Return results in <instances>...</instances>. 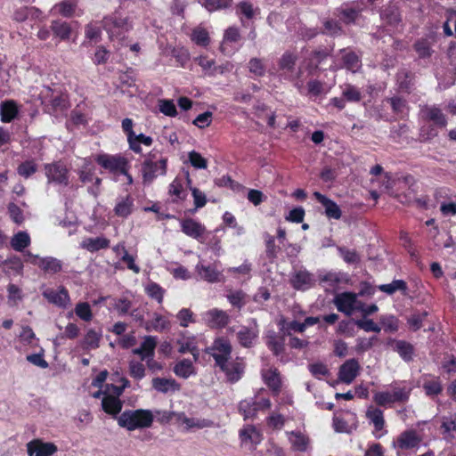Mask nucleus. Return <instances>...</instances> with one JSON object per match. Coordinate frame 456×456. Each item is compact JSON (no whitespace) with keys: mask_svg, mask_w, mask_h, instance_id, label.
<instances>
[{"mask_svg":"<svg viewBox=\"0 0 456 456\" xmlns=\"http://www.w3.org/2000/svg\"><path fill=\"white\" fill-rule=\"evenodd\" d=\"M43 296L52 304L59 306H63L69 300L68 291L61 288L60 290L47 289L43 292Z\"/></svg>","mask_w":456,"mask_h":456,"instance_id":"18","label":"nucleus"},{"mask_svg":"<svg viewBox=\"0 0 456 456\" xmlns=\"http://www.w3.org/2000/svg\"><path fill=\"white\" fill-rule=\"evenodd\" d=\"M334 303L339 312L351 315L356 306V295L351 292H344L336 296Z\"/></svg>","mask_w":456,"mask_h":456,"instance_id":"10","label":"nucleus"},{"mask_svg":"<svg viewBox=\"0 0 456 456\" xmlns=\"http://www.w3.org/2000/svg\"><path fill=\"white\" fill-rule=\"evenodd\" d=\"M222 371L224 372L226 379L229 382L234 383L240 380L244 372V363L239 358L234 361H226L224 366H219Z\"/></svg>","mask_w":456,"mask_h":456,"instance_id":"9","label":"nucleus"},{"mask_svg":"<svg viewBox=\"0 0 456 456\" xmlns=\"http://www.w3.org/2000/svg\"><path fill=\"white\" fill-rule=\"evenodd\" d=\"M154 154H150L142 166L143 183H151L158 175H164L167 173V159L159 161H153Z\"/></svg>","mask_w":456,"mask_h":456,"instance_id":"2","label":"nucleus"},{"mask_svg":"<svg viewBox=\"0 0 456 456\" xmlns=\"http://www.w3.org/2000/svg\"><path fill=\"white\" fill-rule=\"evenodd\" d=\"M204 320L210 328H223L229 322V315L223 310L211 309L204 314Z\"/></svg>","mask_w":456,"mask_h":456,"instance_id":"12","label":"nucleus"},{"mask_svg":"<svg viewBox=\"0 0 456 456\" xmlns=\"http://www.w3.org/2000/svg\"><path fill=\"white\" fill-rule=\"evenodd\" d=\"M174 372L176 376L187 379L194 372L191 361L183 359L177 362L174 367Z\"/></svg>","mask_w":456,"mask_h":456,"instance_id":"28","label":"nucleus"},{"mask_svg":"<svg viewBox=\"0 0 456 456\" xmlns=\"http://www.w3.org/2000/svg\"><path fill=\"white\" fill-rule=\"evenodd\" d=\"M133 200L130 196H126L121 200L115 207V214L121 217H126L132 212Z\"/></svg>","mask_w":456,"mask_h":456,"instance_id":"33","label":"nucleus"},{"mask_svg":"<svg viewBox=\"0 0 456 456\" xmlns=\"http://www.w3.org/2000/svg\"><path fill=\"white\" fill-rule=\"evenodd\" d=\"M289 442L295 450L304 452L306 450L308 439L299 432H291L289 434Z\"/></svg>","mask_w":456,"mask_h":456,"instance_id":"34","label":"nucleus"},{"mask_svg":"<svg viewBox=\"0 0 456 456\" xmlns=\"http://www.w3.org/2000/svg\"><path fill=\"white\" fill-rule=\"evenodd\" d=\"M232 0H203L204 5L208 11L212 12L221 8H227L231 5Z\"/></svg>","mask_w":456,"mask_h":456,"instance_id":"52","label":"nucleus"},{"mask_svg":"<svg viewBox=\"0 0 456 456\" xmlns=\"http://www.w3.org/2000/svg\"><path fill=\"white\" fill-rule=\"evenodd\" d=\"M338 252L347 264H355L360 261V256L355 250H350L343 247H339Z\"/></svg>","mask_w":456,"mask_h":456,"instance_id":"50","label":"nucleus"},{"mask_svg":"<svg viewBox=\"0 0 456 456\" xmlns=\"http://www.w3.org/2000/svg\"><path fill=\"white\" fill-rule=\"evenodd\" d=\"M159 111L168 117H175L177 114L176 107L173 101L161 99L159 100Z\"/></svg>","mask_w":456,"mask_h":456,"instance_id":"43","label":"nucleus"},{"mask_svg":"<svg viewBox=\"0 0 456 456\" xmlns=\"http://www.w3.org/2000/svg\"><path fill=\"white\" fill-rule=\"evenodd\" d=\"M423 112L426 117L429 120H432L436 125L445 126L446 118L440 109L436 107H426L425 110H423Z\"/></svg>","mask_w":456,"mask_h":456,"instance_id":"29","label":"nucleus"},{"mask_svg":"<svg viewBox=\"0 0 456 456\" xmlns=\"http://www.w3.org/2000/svg\"><path fill=\"white\" fill-rule=\"evenodd\" d=\"M102 406L106 413L117 415L121 411L123 403L118 397L106 395L102 398Z\"/></svg>","mask_w":456,"mask_h":456,"instance_id":"20","label":"nucleus"},{"mask_svg":"<svg viewBox=\"0 0 456 456\" xmlns=\"http://www.w3.org/2000/svg\"><path fill=\"white\" fill-rule=\"evenodd\" d=\"M188 159L191 165L197 169H206L208 167L207 159L195 151L188 153Z\"/></svg>","mask_w":456,"mask_h":456,"instance_id":"40","label":"nucleus"},{"mask_svg":"<svg viewBox=\"0 0 456 456\" xmlns=\"http://www.w3.org/2000/svg\"><path fill=\"white\" fill-rule=\"evenodd\" d=\"M366 417L373 423L376 430L379 431L384 428L385 420L381 410L369 407L366 411Z\"/></svg>","mask_w":456,"mask_h":456,"instance_id":"30","label":"nucleus"},{"mask_svg":"<svg viewBox=\"0 0 456 456\" xmlns=\"http://www.w3.org/2000/svg\"><path fill=\"white\" fill-rule=\"evenodd\" d=\"M427 395H437L443 391V387L438 380L427 381L423 385Z\"/></svg>","mask_w":456,"mask_h":456,"instance_id":"51","label":"nucleus"},{"mask_svg":"<svg viewBox=\"0 0 456 456\" xmlns=\"http://www.w3.org/2000/svg\"><path fill=\"white\" fill-rule=\"evenodd\" d=\"M153 419V414L150 410H129L120 414L118 419V423L120 427L132 431L137 428L151 427Z\"/></svg>","mask_w":456,"mask_h":456,"instance_id":"1","label":"nucleus"},{"mask_svg":"<svg viewBox=\"0 0 456 456\" xmlns=\"http://www.w3.org/2000/svg\"><path fill=\"white\" fill-rule=\"evenodd\" d=\"M263 379L267 387L274 395H278L281 391V380L277 369H269L263 370Z\"/></svg>","mask_w":456,"mask_h":456,"instance_id":"16","label":"nucleus"},{"mask_svg":"<svg viewBox=\"0 0 456 456\" xmlns=\"http://www.w3.org/2000/svg\"><path fill=\"white\" fill-rule=\"evenodd\" d=\"M191 191L194 200L195 208H200L204 207L207 203L205 193L197 188H191Z\"/></svg>","mask_w":456,"mask_h":456,"instance_id":"60","label":"nucleus"},{"mask_svg":"<svg viewBox=\"0 0 456 456\" xmlns=\"http://www.w3.org/2000/svg\"><path fill=\"white\" fill-rule=\"evenodd\" d=\"M145 290L149 297L156 299L159 303L162 302L164 289L159 284L151 282L146 287Z\"/></svg>","mask_w":456,"mask_h":456,"instance_id":"47","label":"nucleus"},{"mask_svg":"<svg viewBox=\"0 0 456 456\" xmlns=\"http://www.w3.org/2000/svg\"><path fill=\"white\" fill-rule=\"evenodd\" d=\"M75 4L67 2L62 1L57 4L54 5L53 9L56 12L61 14L63 17H71L75 12Z\"/></svg>","mask_w":456,"mask_h":456,"instance_id":"45","label":"nucleus"},{"mask_svg":"<svg viewBox=\"0 0 456 456\" xmlns=\"http://www.w3.org/2000/svg\"><path fill=\"white\" fill-rule=\"evenodd\" d=\"M360 370L361 366L356 359H348L342 365H340L338 373V380L339 382L349 385L359 375Z\"/></svg>","mask_w":456,"mask_h":456,"instance_id":"5","label":"nucleus"},{"mask_svg":"<svg viewBox=\"0 0 456 456\" xmlns=\"http://www.w3.org/2000/svg\"><path fill=\"white\" fill-rule=\"evenodd\" d=\"M355 324L358 328L367 332L374 331L379 333L380 331V328L370 319L357 320L355 321Z\"/></svg>","mask_w":456,"mask_h":456,"instance_id":"56","label":"nucleus"},{"mask_svg":"<svg viewBox=\"0 0 456 456\" xmlns=\"http://www.w3.org/2000/svg\"><path fill=\"white\" fill-rule=\"evenodd\" d=\"M245 297V293L241 290H237L235 292L230 293L227 295V298L229 302L238 308H241L244 305L243 299Z\"/></svg>","mask_w":456,"mask_h":456,"instance_id":"58","label":"nucleus"},{"mask_svg":"<svg viewBox=\"0 0 456 456\" xmlns=\"http://www.w3.org/2000/svg\"><path fill=\"white\" fill-rule=\"evenodd\" d=\"M96 161L110 172L126 174V161L124 158L102 154L97 157Z\"/></svg>","mask_w":456,"mask_h":456,"instance_id":"7","label":"nucleus"},{"mask_svg":"<svg viewBox=\"0 0 456 456\" xmlns=\"http://www.w3.org/2000/svg\"><path fill=\"white\" fill-rule=\"evenodd\" d=\"M196 270L199 275L208 282H217L220 281L221 273L210 265H197Z\"/></svg>","mask_w":456,"mask_h":456,"instance_id":"27","label":"nucleus"},{"mask_svg":"<svg viewBox=\"0 0 456 456\" xmlns=\"http://www.w3.org/2000/svg\"><path fill=\"white\" fill-rule=\"evenodd\" d=\"M129 373L136 379H142L145 376V368L142 363L131 361L129 362Z\"/></svg>","mask_w":456,"mask_h":456,"instance_id":"49","label":"nucleus"},{"mask_svg":"<svg viewBox=\"0 0 456 456\" xmlns=\"http://www.w3.org/2000/svg\"><path fill=\"white\" fill-rule=\"evenodd\" d=\"M206 352L215 359L218 367L221 364L224 366L225 362L230 359L232 345L227 339L219 338L215 339L212 346L208 347Z\"/></svg>","mask_w":456,"mask_h":456,"instance_id":"3","label":"nucleus"},{"mask_svg":"<svg viewBox=\"0 0 456 456\" xmlns=\"http://www.w3.org/2000/svg\"><path fill=\"white\" fill-rule=\"evenodd\" d=\"M191 40L199 45L207 46L209 44L208 33L204 28H196L192 31Z\"/></svg>","mask_w":456,"mask_h":456,"instance_id":"39","label":"nucleus"},{"mask_svg":"<svg viewBox=\"0 0 456 456\" xmlns=\"http://www.w3.org/2000/svg\"><path fill=\"white\" fill-rule=\"evenodd\" d=\"M238 10L241 14H243L247 19H252L255 15V10L253 5L248 2H240L238 5Z\"/></svg>","mask_w":456,"mask_h":456,"instance_id":"64","label":"nucleus"},{"mask_svg":"<svg viewBox=\"0 0 456 456\" xmlns=\"http://www.w3.org/2000/svg\"><path fill=\"white\" fill-rule=\"evenodd\" d=\"M51 28L54 36L61 40L69 39L72 31L70 25L68 22L61 20L52 21Z\"/></svg>","mask_w":456,"mask_h":456,"instance_id":"25","label":"nucleus"},{"mask_svg":"<svg viewBox=\"0 0 456 456\" xmlns=\"http://www.w3.org/2000/svg\"><path fill=\"white\" fill-rule=\"evenodd\" d=\"M152 387L163 394L180 390V385L175 379L165 378H154L152 379Z\"/></svg>","mask_w":456,"mask_h":456,"instance_id":"17","label":"nucleus"},{"mask_svg":"<svg viewBox=\"0 0 456 456\" xmlns=\"http://www.w3.org/2000/svg\"><path fill=\"white\" fill-rule=\"evenodd\" d=\"M240 411L243 414L244 419H250L256 416L257 411L256 401L253 399L243 400L239 405Z\"/></svg>","mask_w":456,"mask_h":456,"instance_id":"32","label":"nucleus"},{"mask_svg":"<svg viewBox=\"0 0 456 456\" xmlns=\"http://www.w3.org/2000/svg\"><path fill=\"white\" fill-rule=\"evenodd\" d=\"M420 442L421 437L418 436L417 432L415 430L410 429L405 430L400 434V436L397 437L395 446L408 450L417 447Z\"/></svg>","mask_w":456,"mask_h":456,"instance_id":"14","label":"nucleus"},{"mask_svg":"<svg viewBox=\"0 0 456 456\" xmlns=\"http://www.w3.org/2000/svg\"><path fill=\"white\" fill-rule=\"evenodd\" d=\"M57 452V446L53 443H44L40 439H35L27 444L28 456H52Z\"/></svg>","mask_w":456,"mask_h":456,"instance_id":"8","label":"nucleus"},{"mask_svg":"<svg viewBox=\"0 0 456 456\" xmlns=\"http://www.w3.org/2000/svg\"><path fill=\"white\" fill-rule=\"evenodd\" d=\"M343 61L346 68L353 72L357 71L361 67L358 56L353 52L346 53L343 55Z\"/></svg>","mask_w":456,"mask_h":456,"instance_id":"37","label":"nucleus"},{"mask_svg":"<svg viewBox=\"0 0 456 456\" xmlns=\"http://www.w3.org/2000/svg\"><path fill=\"white\" fill-rule=\"evenodd\" d=\"M212 113L210 111H206L197 116V118L193 120V124L200 128H204L208 126L211 123Z\"/></svg>","mask_w":456,"mask_h":456,"instance_id":"59","label":"nucleus"},{"mask_svg":"<svg viewBox=\"0 0 456 456\" xmlns=\"http://www.w3.org/2000/svg\"><path fill=\"white\" fill-rule=\"evenodd\" d=\"M240 436L242 440H249L252 443L257 444L259 442L260 435L253 426H247L240 431Z\"/></svg>","mask_w":456,"mask_h":456,"instance_id":"46","label":"nucleus"},{"mask_svg":"<svg viewBox=\"0 0 456 456\" xmlns=\"http://www.w3.org/2000/svg\"><path fill=\"white\" fill-rule=\"evenodd\" d=\"M76 314L83 321L89 322L93 318L91 307L88 303H78L75 308Z\"/></svg>","mask_w":456,"mask_h":456,"instance_id":"44","label":"nucleus"},{"mask_svg":"<svg viewBox=\"0 0 456 456\" xmlns=\"http://www.w3.org/2000/svg\"><path fill=\"white\" fill-rule=\"evenodd\" d=\"M313 281V278L310 273L306 271L297 272L291 279L292 286L296 289H305Z\"/></svg>","mask_w":456,"mask_h":456,"instance_id":"26","label":"nucleus"},{"mask_svg":"<svg viewBox=\"0 0 456 456\" xmlns=\"http://www.w3.org/2000/svg\"><path fill=\"white\" fill-rule=\"evenodd\" d=\"M267 346L275 355H279L284 350L283 338L278 339L274 332H270L267 336Z\"/></svg>","mask_w":456,"mask_h":456,"instance_id":"36","label":"nucleus"},{"mask_svg":"<svg viewBox=\"0 0 456 456\" xmlns=\"http://www.w3.org/2000/svg\"><path fill=\"white\" fill-rule=\"evenodd\" d=\"M314 196L324 207L325 215L327 216L328 218H333L336 220L340 219L342 212L340 208L335 201H333L332 200L329 199L328 197L318 191H315L314 193Z\"/></svg>","mask_w":456,"mask_h":456,"instance_id":"13","label":"nucleus"},{"mask_svg":"<svg viewBox=\"0 0 456 456\" xmlns=\"http://www.w3.org/2000/svg\"><path fill=\"white\" fill-rule=\"evenodd\" d=\"M102 338V333L97 332L96 330L90 329L88 330L86 335L83 340V346L86 349H96L100 346V339Z\"/></svg>","mask_w":456,"mask_h":456,"instance_id":"31","label":"nucleus"},{"mask_svg":"<svg viewBox=\"0 0 456 456\" xmlns=\"http://www.w3.org/2000/svg\"><path fill=\"white\" fill-rule=\"evenodd\" d=\"M175 419L178 424H184L187 430L191 428H209L212 422L208 419H200L194 418H188L184 412H176L175 414Z\"/></svg>","mask_w":456,"mask_h":456,"instance_id":"15","label":"nucleus"},{"mask_svg":"<svg viewBox=\"0 0 456 456\" xmlns=\"http://www.w3.org/2000/svg\"><path fill=\"white\" fill-rule=\"evenodd\" d=\"M379 290L387 294H393L396 290L405 291L407 289L405 281L403 280H395L389 284H383L379 287Z\"/></svg>","mask_w":456,"mask_h":456,"instance_id":"38","label":"nucleus"},{"mask_svg":"<svg viewBox=\"0 0 456 456\" xmlns=\"http://www.w3.org/2000/svg\"><path fill=\"white\" fill-rule=\"evenodd\" d=\"M428 316V313L427 312H423L422 314H414L412 315L409 320H408V322L411 326V328L413 330H418L421 328L422 326V322L424 321V319Z\"/></svg>","mask_w":456,"mask_h":456,"instance_id":"63","label":"nucleus"},{"mask_svg":"<svg viewBox=\"0 0 456 456\" xmlns=\"http://www.w3.org/2000/svg\"><path fill=\"white\" fill-rule=\"evenodd\" d=\"M67 168L61 163H53L45 166V174L49 182L68 184Z\"/></svg>","mask_w":456,"mask_h":456,"instance_id":"11","label":"nucleus"},{"mask_svg":"<svg viewBox=\"0 0 456 456\" xmlns=\"http://www.w3.org/2000/svg\"><path fill=\"white\" fill-rule=\"evenodd\" d=\"M169 194L175 196L178 200H184L185 194L183 193V185L181 182L175 179L169 185Z\"/></svg>","mask_w":456,"mask_h":456,"instance_id":"57","label":"nucleus"},{"mask_svg":"<svg viewBox=\"0 0 456 456\" xmlns=\"http://www.w3.org/2000/svg\"><path fill=\"white\" fill-rule=\"evenodd\" d=\"M323 26L324 29L322 30V34L331 37L339 35L342 30L339 23L332 20H325Z\"/></svg>","mask_w":456,"mask_h":456,"instance_id":"48","label":"nucleus"},{"mask_svg":"<svg viewBox=\"0 0 456 456\" xmlns=\"http://www.w3.org/2000/svg\"><path fill=\"white\" fill-rule=\"evenodd\" d=\"M8 211L13 222L16 224H21L23 222L22 211L17 205L10 203L8 205Z\"/></svg>","mask_w":456,"mask_h":456,"instance_id":"61","label":"nucleus"},{"mask_svg":"<svg viewBox=\"0 0 456 456\" xmlns=\"http://www.w3.org/2000/svg\"><path fill=\"white\" fill-rule=\"evenodd\" d=\"M156 346V338L152 336H146L144 337L143 342L141 344L140 347H142V349L145 352V356L154 358Z\"/></svg>","mask_w":456,"mask_h":456,"instance_id":"42","label":"nucleus"},{"mask_svg":"<svg viewBox=\"0 0 456 456\" xmlns=\"http://www.w3.org/2000/svg\"><path fill=\"white\" fill-rule=\"evenodd\" d=\"M182 231L188 236L197 239L202 235L204 227L193 219H186L182 223Z\"/></svg>","mask_w":456,"mask_h":456,"instance_id":"22","label":"nucleus"},{"mask_svg":"<svg viewBox=\"0 0 456 456\" xmlns=\"http://www.w3.org/2000/svg\"><path fill=\"white\" fill-rule=\"evenodd\" d=\"M240 344L244 347H250L256 333L248 328H242L237 334Z\"/></svg>","mask_w":456,"mask_h":456,"instance_id":"35","label":"nucleus"},{"mask_svg":"<svg viewBox=\"0 0 456 456\" xmlns=\"http://www.w3.org/2000/svg\"><path fill=\"white\" fill-rule=\"evenodd\" d=\"M37 170V165L33 161H26L18 167L20 175L28 178Z\"/></svg>","mask_w":456,"mask_h":456,"instance_id":"54","label":"nucleus"},{"mask_svg":"<svg viewBox=\"0 0 456 456\" xmlns=\"http://www.w3.org/2000/svg\"><path fill=\"white\" fill-rule=\"evenodd\" d=\"M109 245L110 240L103 237L86 238L81 243V247L90 252H95L102 248H106Z\"/></svg>","mask_w":456,"mask_h":456,"instance_id":"21","label":"nucleus"},{"mask_svg":"<svg viewBox=\"0 0 456 456\" xmlns=\"http://www.w3.org/2000/svg\"><path fill=\"white\" fill-rule=\"evenodd\" d=\"M18 114L17 105L13 101H7L1 103L0 115L3 122H11Z\"/></svg>","mask_w":456,"mask_h":456,"instance_id":"23","label":"nucleus"},{"mask_svg":"<svg viewBox=\"0 0 456 456\" xmlns=\"http://www.w3.org/2000/svg\"><path fill=\"white\" fill-rule=\"evenodd\" d=\"M409 398V391L404 388H396L393 392H376L373 401L379 406H386L395 402H405Z\"/></svg>","mask_w":456,"mask_h":456,"instance_id":"4","label":"nucleus"},{"mask_svg":"<svg viewBox=\"0 0 456 456\" xmlns=\"http://www.w3.org/2000/svg\"><path fill=\"white\" fill-rule=\"evenodd\" d=\"M297 61V56L290 53H285L279 62L280 68L281 69L292 70Z\"/></svg>","mask_w":456,"mask_h":456,"instance_id":"55","label":"nucleus"},{"mask_svg":"<svg viewBox=\"0 0 456 456\" xmlns=\"http://www.w3.org/2000/svg\"><path fill=\"white\" fill-rule=\"evenodd\" d=\"M28 256L30 258V263L34 265L38 266L44 272L48 273H57L61 270L62 263L61 260L53 257H40L37 255H33L30 252L27 253Z\"/></svg>","mask_w":456,"mask_h":456,"instance_id":"6","label":"nucleus"},{"mask_svg":"<svg viewBox=\"0 0 456 456\" xmlns=\"http://www.w3.org/2000/svg\"><path fill=\"white\" fill-rule=\"evenodd\" d=\"M397 353L405 360L411 361L413 354V347L411 344L400 340L395 344Z\"/></svg>","mask_w":456,"mask_h":456,"instance_id":"41","label":"nucleus"},{"mask_svg":"<svg viewBox=\"0 0 456 456\" xmlns=\"http://www.w3.org/2000/svg\"><path fill=\"white\" fill-rule=\"evenodd\" d=\"M10 244L18 252H22L30 244V237L27 232H19L12 236Z\"/></svg>","mask_w":456,"mask_h":456,"instance_id":"24","label":"nucleus"},{"mask_svg":"<svg viewBox=\"0 0 456 456\" xmlns=\"http://www.w3.org/2000/svg\"><path fill=\"white\" fill-rule=\"evenodd\" d=\"M126 25V19L117 14L105 17L102 20V27L110 36L115 34V28H124Z\"/></svg>","mask_w":456,"mask_h":456,"instance_id":"19","label":"nucleus"},{"mask_svg":"<svg viewBox=\"0 0 456 456\" xmlns=\"http://www.w3.org/2000/svg\"><path fill=\"white\" fill-rule=\"evenodd\" d=\"M249 71L256 76H264L265 72V67L263 61L258 58H252L248 62Z\"/></svg>","mask_w":456,"mask_h":456,"instance_id":"53","label":"nucleus"},{"mask_svg":"<svg viewBox=\"0 0 456 456\" xmlns=\"http://www.w3.org/2000/svg\"><path fill=\"white\" fill-rule=\"evenodd\" d=\"M309 370L314 377H318L320 375L328 376L330 374L327 366L322 362L310 364Z\"/></svg>","mask_w":456,"mask_h":456,"instance_id":"62","label":"nucleus"}]
</instances>
